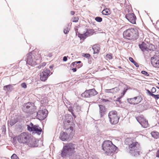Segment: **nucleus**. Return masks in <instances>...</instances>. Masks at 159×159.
Here are the masks:
<instances>
[{"label":"nucleus","mask_w":159,"mask_h":159,"mask_svg":"<svg viewBox=\"0 0 159 159\" xmlns=\"http://www.w3.org/2000/svg\"><path fill=\"white\" fill-rule=\"evenodd\" d=\"M40 51L38 52H33L28 54L27 60V63L30 65H34L36 64V60L41 59Z\"/></svg>","instance_id":"20e7f679"},{"label":"nucleus","mask_w":159,"mask_h":159,"mask_svg":"<svg viewBox=\"0 0 159 159\" xmlns=\"http://www.w3.org/2000/svg\"><path fill=\"white\" fill-rule=\"evenodd\" d=\"M48 113V111L46 109L39 111L37 113V117L39 120H43L47 117Z\"/></svg>","instance_id":"9b49d317"},{"label":"nucleus","mask_w":159,"mask_h":159,"mask_svg":"<svg viewBox=\"0 0 159 159\" xmlns=\"http://www.w3.org/2000/svg\"><path fill=\"white\" fill-rule=\"evenodd\" d=\"M129 61L132 63L134 62L135 61L131 57H129Z\"/></svg>","instance_id":"37998d69"},{"label":"nucleus","mask_w":159,"mask_h":159,"mask_svg":"<svg viewBox=\"0 0 159 159\" xmlns=\"http://www.w3.org/2000/svg\"><path fill=\"white\" fill-rule=\"evenodd\" d=\"M133 63L136 67H139V66L138 64L135 61H134V62Z\"/></svg>","instance_id":"a18cd8bd"},{"label":"nucleus","mask_w":159,"mask_h":159,"mask_svg":"<svg viewBox=\"0 0 159 159\" xmlns=\"http://www.w3.org/2000/svg\"><path fill=\"white\" fill-rule=\"evenodd\" d=\"M3 129H4V128H5V126H3Z\"/></svg>","instance_id":"864d4df0"},{"label":"nucleus","mask_w":159,"mask_h":159,"mask_svg":"<svg viewBox=\"0 0 159 159\" xmlns=\"http://www.w3.org/2000/svg\"><path fill=\"white\" fill-rule=\"evenodd\" d=\"M17 122V121L15 120H11L8 123V124L10 125L11 126L14 125L15 124H16Z\"/></svg>","instance_id":"473e14b6"},{"label":"nucleus","mask_w":159,"mask_h":159,"mask_svg":"<svg viewBox=\"0 0 159 159\" xmlns=\"http://www.w3.org/2000/svg\"><path fill=\"white\" fill-rule=\"evenodd\" d=\"M106 59L108 60H111L113 58L112 54L111 53H108L105 56Z\"/></svg>","instance_id":"cd10ccee"},{"label":"nucleus","mask_w":159,"mask_h":159,"mask_svg":"<svg viewBox=\"0 0 159 159\" xmlns=\"http://www.w3.org/2000/svg\"><path fill=\"white\" fill-rule=\"evenodd\" d=\"M59 138L62 141H64L68 139V134L65 132H63L61 133Z\"/></svg>","instance_id":"6ab92c4d"},{"label":"nucleus","mask_w":159,"mask_h":159,"mask_svg":"<svg viewBox=\"0 0 159 159\" xmlns=\"http://www.w3.org/2000/svg\"><path fill=\"white\" fill-rule=\"evenodd\" d=\"M79 19V18L78 17H74L72 18L71 21L74 22H78Z\"/></svg>","instance_id":"7c9ffc66"},{"label":"nucleus","mask_w":159,"mask_h":159,"mask_svg":"<svg viewBox=\"0 0 159 159\" xmlns=\"http://www.w3.org/2000/svg\"><path fill=\"white\" fill-rule=\"evenodd\" d=\"M92 48L94 51V53H99L100 50V48L98 44H94Z\"/></svg>","instance_id":"aec40b11"},{"label":"nucleus","mask_w":159,"mask_h":159,"mask_svg":"<svg viewBox=\"0 0 159 159\" xmlns=\"http://www.w3.org/2000/svg\"><path fill=\"white\" fill-rule=\"evenodd\" d=\"M97 91L94 89L86 90L81 94L83 97L86 98H89L94 96L98 94Z\"/></svg>","instance_id":"0eeeda50"},{"label":"nucleus","mask_w":159,"mask_h":159,"mask_svg":"<svg viewBox=\"0 0 159 159\" xmlns=\"http://www.w3.org/2000/svg\"><path fill=\"white\" fill-rule=\"evenodd\" d=\"M123 37L130 40H135L139 37L138 30L136 28H131L126 30L123 33Z\"/></svg>","instance_id":"7ed1b4c3"},{"label":"nucleus","mask_w":159,"mask_h":159,"mask_svg":"<svg viewBox=\"0 0 159 159\" xmlns=\"http://www.w3.org/2000/svg\"><path fill=\"white\" fill-rule=\"evenodd\" d=\"M52 56V52L49 53L48 55H46V56L47 57H51Z\"/></svg>","instance_id":"79ce46f5"},{"label":"nucleus","mask_w":159,"mask_h":159,"mask_svg":"<svg viewBox=\"0 0 159 159\" xmlns=\"http://www.w3.org/2000/svg\"><path fill=\"white\" fill-rule=\"evenodd\" d=\"M119 90L120 89L119 88L115 87L111 89H106L105 92L107 93L115 94L118 92Z\"/></svg>","instance_id":"f3484780"},{"label":"nucleus","mask_w":159,"mask_h":159,"mask_svg":"<svg viewBox=\"0 0 159 159\" xmlns=\"http://www.w3.org/2000/svg\"><path fill=\"white\" fill-rule=\"evenodd\" d=\"M100 113L101 116H102L105 114L106 108L103 105H100Z\"/></svg>","instance_id":"5701e85b"},{"label":"nucleus","mask_w":159,"mask_h":159,"mask_svg":"<svg viewBox=\"0 0 159 159\" xmlns=\"http://www.w3.org/2000/svg\"><path fill=\"white\" fill-rule=\"evenodd\" d=\"M126 19L131 23L134 24L136 23V17L134 13H129L126 15Z\"/></svg>","instance_id":"dca6fc26"},{"label":"nucleus","mask_w":159,"mask_h":159,"mask_svg":"<svg viewBox=\"0 0 159 159\" xmlns=\"http://www.w3.org/2000/svg\"><path fill=\"white\" fill-rule=\"evenodd\" d=\"M151 134L152 137L155 139H157L159 138V133L157 131H152Z\"/></svg>","instance_id":"b1692460"},{"label":"nucleus","mask_w":159,"mask_h":159,"mask_svg":"<svg viewBox=\"0 0 159 159\" xmlns=\"http://www.w3.org/2000/svg\"><path fill=\"white\" fill-rule=\"evenodd\" d=\"M21 85V87L24 88H27V85L25 83H22Z\"/></svg>","instance_id":"ea45409f"},{"label":"nucleus","mask_w":159,"mask_h":159,"mask_svg":"<svg viewBox=\"0 0 159 159\" xmlns=\"http://www.w3.org/2000/svg\"><path fill=\"white\" fill-rule=\"evenodd\" d=\"M158 84L159 85V83H158Z\"/></svg>","instance_id":"5fc2aeb1"},{"label":"nucleus","mask_w":159,"mask_h":159,"mask_svg":"<svg viewBox=\"0 0 159 159\" xmlns=\"http://www.w3.org/2000/svg\"><path fill=\"white\" fill-rule=\"evenodd\" d=\"M27 129L30 131L34 132L39 134H40L42 131L41 128L38 125H33L32 123H30V125H27Z\"/></svg>","instance_id":"6e6552de"},{"label":"nucleus","mask_w":159,"mask_h":159,"mask_svg":"<svg viewBox=\"0 0 159 159\" xmlns=\"http://www.w3.org/2000/svg\"><path fill=\"white\" fill-rule=\"evenodd\" d=\"M72 114L73 116L75 118H76V116L73 113H72Z\"/></svg>","instance_id":"3c124183"},{"label":"nucleus","mask_w":159,"mask_h":159,"mask_svg":"<svg viewBox=\"0 0 159 159\" xmlns=\"http://www.w3.org/2000/svg\"><path fill=\"white\" fill-rule=\"evenodd\" d=\"M31 135L28 133L23 132L17 136L16 138L20 143L26 144Z\"/></svg>","instance_id":"39448f33"},{"label":"nucleus","mask_w":159,"mask_h":159,"mask_svg":"<svg viewBox=\"0 0 159 159\" xmlns=\"http://www.w3.org/2000/svg\"><path fill=\"white\" fill-rule=\"evenodd\" d=\"M125 144L129 152L132 156H137L139 155L140 152L138 151V147L140 146V144L137 142L128 138L125 140Z\"/></svg>","instance_id":"f257e3e1"},{"label":"nucleus","mask_w":159,"mask_h":159,"mask_svg":"<svg viewBox=\"0 0 159 159\" xmlns=\"http://www.w3.org/2000/svg\"><path fill=\"white\" fill-rule=\"evenodd\" d=\"M11 159H19V157L15 154H13L11 157Z\"/></svg>","instance_id":"f704fd0d"},{"label":"nucleus","mask_w":159,"mask_h":159,"mask_svg":"<svg viewBox=\"0 0 159 159\" xmlns=\"http://www.w3.org/2000/svg\"><path fill=\"white\" fill-rule=\"evenodd\" d=\"M139 47L143 52L147 51L148 49L146 44L144 42H142L141 44L139 45Z\"/></svg>","instance_id":"412c9836"},{"label":"nucleus","mask_w":159,"mask_h":159,"mask_svg":"<svg viewBox=\"0 0 159 159\" xmlns=\"http://www.w3.org/2000/svg\"><path fill=\"white\" fill-rule=\"evenodd\" d=\"M102 13L104 15H109L110 14V10L107 8L105 9L102 11Z\"/></svg>","instance_id":"bb28decb"},{"label":"nucleus","mask_w":159,"mask_h":159,"mask_svg":"<svg viewBox=\"0 0 159 159\" xmlns=\"http://www.w3.org/2000/svg\"><path fill=\"white\" fill-rule=\"evenodd\" d=\"M69 32L68 29H65L64 30V32L65 34H67Z\"/></svg>","instance_id":"49530a36"},{"label":"nucleus","mask_w":159,"mask_h":159,"mask_svg":"<svg viewBox=\"0 0 159 159\" xmlns=\"http://www.w3.org/2000/svg\"><path fill=\"white\" fill-rule=\"evenodd\" d=\"M64 146L71 155L75 152V150L77 148L75 144L71 143L66 144Z\"/></svg>","instance_id":"ddd939ff"},{"label":"nucleus","mask_w":159,"mask_h":159,"mask_svg":"<svg viewBox=\"0 0 159 159\" xmlns=\"http://www.w3.org/2000/svg\"><path fill=\"white\" fill-rule=\"evenodd\" d=\"M136 119L143 127L146 128L148 127V121L143 115L137 116Z\"/></svg>","instance_id":"1a4fd4ad"},{"label":"nucleus","mask_w":159,"mask_h":159,"mask_svg":"<svg viewBox=\"0 0 159 159\" xmlns=\"http://www.w3.org/2000/svg\"><path fill=\"white\" fill-rule=\"evenodd\" d=\"M26 144L31 147H34L37 146L35 139L32 135L28 139Z\"/></svg>","instance_id":"2eb2a0df"},{"label":"nucleus","mask_w":159,"mask_h":159,"mask_svg":"<svg viewBox=\"0 0 159 159\" xmlns=\"http://www.w3.org/2000/svg\"><path fill=\"white\" fill-rule=\"evenodd\" d=\"M108 117L111 124L115 125L118 123L119 118L117 116V112L116 111H110L108 114Z\"/></svg>","instance_id":"423d86ee"},{"label":"nucleus","mask_w":159,"mask_h":159,"mask_svg":"<svg viewBox=\"0 0 159 159\" xmlns=\"http://www.w3.org/2000/svg\"><path fill=\"white\" fill-rule=\"evenodd\" d=\"M75 11H70V14L72 15H74L75 14Z\"/></svg>","instance_id":"8fccbe9b"},{"label":"nucleus","mask_w":159,"mask_h":159,"mask_svg":"<svg viewBox=\"0 0 159 159\" xmlns=\"http://www.w3.org/2000/svg\"><path fill=\"white\" fill-rule=\"evenodd\" d=\"M156 157L159 158V148L156 153Z\"/></svg>","instance_id":"c03bdc74"},{"label":"nucleus","mask_w":159,"mask_h":159,"mask_svg":"<svg viewBox=\"0 0 159 159\" xmlns=\"http://www.w3.org/2000/svg\"><path fill=\"white\" fill-rule=\"evenodd\" d=\"M94 30H93L90 29L88 30L86 34H88L90 35H92L94 33Z\"/></svg>","instance_id":"c756f323"},{"label":"nucleus","mask_w":159,"mask_h":159,"mask_svg":"<svg viewBox=\"0 0 159 159\" xmlns=\"http://www.w3.org/2000/svg\"><path fill=\"white\" fill-rule=\"evenodd\" d=\"M157 87L158 89H159V87H157Z\"/></svg>","instance_id":"603ef678"},{"label":"nucleus","mask_w":159,"mask_h":159,"mask_svg":"<svg viewBox=\"0 0 159 159\" xmlns=\"http://www.w3.org/2000/svg\"><path fill=\"white\" fill-rule=\"evenodd\" d=\"M128 89V87H126L124 89L123 92L121 93V94L120 96L117 98V100H120L124 96V95L125 94L126 92L127 91Z\"/></svg>","instance_id":"393cba45"},{"label":"nucleus","mask_w":159,"mask_h":159,"mask_svg":"<svg viewBox=\"0 0 159 159\" xmlns=\"http://www.w3.org/2000/svg\"><path fill=\"white\" fill-rule=\"evenodd\" d=\"M142 100V97L140 96H138L132 98L128 99L127 101L131 104L135 105L139 104Z\"/></svg>","instance_id":"9d476101"},{"label":"nucleus","mask_w":159,"mask_h":159,"mask_svg":"<svg viewBox=\"0 0 159 159\" xmlns=\"http://www.w3.org/2000/svg\"><path fill=\"white\" fill-rule=\"evenodd\" d=\"M156 89L154 87H153L150 91L151 93H155L156 92Z\"/></svg>","instance_id":"c9c22d12"},{"label":"nucleus","mask_w":159,"mask_h":159,"mask_svg":"<svg viewBox=\"0 0 159 159\" xmlns=\"http://www.w3.org/2000/svg\"><path fill=\"white\" fill-rule=\"evenodd\" d=\"M151 63L152 66L155 68H159V57L154 55L151 58Z\"/></svg>","instance_id":"4468645a"},{"label":"nucleus","mask_w":159,"mask_h":159,"mask_svg":"<svg viewBox=\"0 0 159 159\" xmlns=\"http://www.w3.org/2000/svg\"><path fill=\"white\" fill-rule=\"evenodd\" d=\"M85 34H80L79 36L80 38H84L85 37Z\"/></svg>","instance_id":"a19ab883"},{"label":"nucleus","mask_w":159,"mask_h":159,"mask_svg":"<svg viewBox=\"0 0 159 159\" xmlns=\"http://www.w3.org/2000/svg\"><path fill=\"white\" fill-rule=\"evenodd\" d=\"M71 69L74 72H75V71H76V68H71Z\"/></svg>","instance_id":"09e8293b"},{"label":"nucleus","mask_w":159,"mask_h":159,"mask_svg":"<svg viewBox=\"0 0 159 159\" xmlns=\"http://www.w3.org/2000/svg\"><path fill=\"white\" fill-rule=\"evenodd\" d=\"M50 71L49 70L44 69L40 74V80L42 81H45L50 75Z\"/></svg>","instance_id":"f8f14e48"},{"label":"nucleus","mask_w":159,"mask_h":159,"mask_svg":"<svg viewBox=\"0 0 159 159\" xmlns=\"http://www.w3.org/2000/svg\"><path fill=\"white\" fill-rule=\"evenodd\" d=\"M81 62V61H78V62H73L70 65V67H71V68H73V67H74L75 65H76L77 64V63H80Z\"/></svg>","instance_id":"2f4dec72"},{"label":"nucleus","mask_w":159,"mask_h":159,"mask_svg":"<svg viewBox=\"0 0 159 159\" xmlns=\"http://www.w3.org/2000/svg\"><path fill=\"white\" fill-rule=\"evenodd\" d=\"M30 104L28 103H26L25 106V107L27 109H29L30 108Z\"/></svg>","instance_id":"58836bf2"},{"label":"nucleus","mask_w":159,"mask_h":159,"mask_svg":"<svg viewBox=\"0 0 159 159\" xmlns=\"http://www.w3.org/2000/svg\"><path fill=\"white\" fill-rule=\"evenodd\" d=\"M83 56L86 58H89L90 57V55L89 53H84L83 54Z\"/></svg>","instance_id":"4c0bfd02"},{"label":"nucleus","mask_w":159,"mask_h":159,"mask_svg":"<svg viewBox=\"0 0 159 159\" xmlns=\"http://www.w3.org/2000/svg\"><path fill=\"white\" fill-rule=\"evenodd\" d=\"M67 57L65 56L63 57V60L64 61H66L67 60Z\"/></svg>","instance_id":"de8ad7c7"},{"label":"nucleus","mask_w":159,"mask_h":159,"mask_svg":"<svg viewBox=\"0 0 159 159\" xmlns=\"http://www.w3.org/2000/svg\"><path fill=\"white\" fill-rule=\"evenodd\" d=\"M11 85L10 84L4 86L3 89L5 90L9 91L10 90Z\"/></svg>","instance_id":"c85d7f7f"},{"label":"nucleus","mask_w":159,"mask_h":159,"mask_svg":"<svg viewBox=\"0 0 159 159\" xmlns=\"http://www.w3.org/2000/svg\"><path fill=\"white\" fill-rule=\"evenodd\" d=\"M95 20L98 22H101L102 21V18L99 16L96 17L95 18Z\"/></svg>","instance_id":"72a5a7b5"},{"label":"nucleus","mask_w":159,"mask_h":159,"mask_svg":"<svg viewBox=\"0 0 159 159\" xmlns=\"http://www.w3.org/2000/svg\"><path fill=\"white\" fill-rule=\"evenodd\" d=\"M147 93L149 95L152 97L156 100H157L159 98V95H155L151 93L148 89H146Z\"/></svg>","instance_id":"4be33fe9"},{"label":"nucleus","mask_w":159,"mask_h":159,"mask_svg":"<svg viewBox=\"0 0 159 159\" xmlns=\"http://www.w3.org/2000/svg\"><path fill=\"white\" fill-rule=\"evenodd\" d=\"M102 148L107 155L112 156L115 152L117 147L113 144L111 141L106 140L102 144Z\"/></svg>","instance_id":"f03ea898"},{"label":"nucleus","mask_w":159,"mask_h":159,"mask_svg":"<svg viewBox=\"0 0 159 159\" xmlns=\"http://www.w3.org/2000/svg\"><path fill=\"white\" fill-rule=\"evenodd\" d=\"M67 155H71L68 150L65 147V146H64L61 154V156L63 157H64Z\"/></svg>","instance_id":"a211bd4d"},{"label":"nucleus","mask_w":159,"mask_h":159,"mask_svg":"<svg viewBox=\"0 0 159 159\" xmlns=\"http://www.w3.org/2000/svg\"><path fill=\"white\" fill-rule=\"evenodd\" d=\"M66 129V132L68 134H70L71 133L73 130V127L70 126L68 128H65Z\"/></svg>","instance_id":"a878e982"},{"label":"nucleus","mask_w":159,"mask_h":159,"mask_svg":"<svg viewBox=\"0 0 159 159\" xmlns=\"http://www.w3.org/2000/svg\"><path fill=\"white\" fill-rule=\"evenodd\" d=\"M141 73L142 74H143L146 76H148L149 75V74L147 72H146L145 71H143V70L142 71H141Z\"/></svg>","instance_id":"e433bc0d"}]
</instances>
